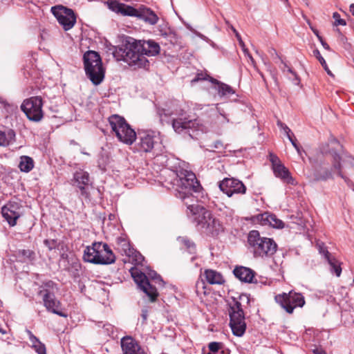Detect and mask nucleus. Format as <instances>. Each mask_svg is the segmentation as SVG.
I'll list each match as a JSON object with an SVG mask.
<instances>
[{
  "mask_svg": "<svg viewBox=\"0 0 354 354\" xmlns=\"http://www.w3.org/2000/svg\"><path fill=\"white\" fill-rule=\"evenodd\" d=\"M160 51L159 44L153 40L138 41L129 37L126 39L124 46L116 50L115 56L118 59L123 60L131 66L145 68L149 64L145 55L156 56Z\"/></svg>",
  "mask_w": 354,
  "mask_h": 354,
  "instance_id": "nucleus-1",
  "label": "nucleus"
},
{
  "mask_svg": "<svg viewBox=\"0 0 354 354\" xmlns=\"http://www.w3.org/2000/svg\"><path fill=\"white\" fill-rule=\"evenodd\" d=\"M176 176L174 184L177 186L176 196L186 205L196 202V196L194 194H198L203 189L196 175L191 171L179 169Z\"/></svg>",
  "mask_w": 354,
  "mask_h": 354,
  "instance_id": "nucleus-2",
  "label": "nucleus"
},
{
  "mask_svg": "<svg viewBox=\"0 0 354 354\" xmlns=\"http://www.w3.org/2000/svg\"><path fill=\"white\" fill-rule=\"evenodd\" d=\"M187 214L192 216L194 222L206 233L216 236L223 231L221 222L214 218L211 212L199 204L191 203L187 205Z\"/></svg>",
  "mask_w": 354,
  "mask_h": 354,
  "instance_id": "nucleus-3",
  "label": "nucleus"
},
{
  "mask_svg": "<svg viewBox=\"0 0 354 354\" xmlns=\"http://www.w3.org/2000/svg\"><path fill=\"white\" fill-rule=\"evenodd\" d=\"M176 118L171 120L174 131L178 134H187L192 139H198L207 132V127L198 118L192 119L187 113L180 109L176 112Z\"/></svg>",
  "mask_w": 354,
  "mask_h": 354,
  "instance_id": "nucleus-4",
  "label": "nucleus"
},
{
  "mask_svg": "<svg viewBox=\"0 0 354 354\" xmlns=\"http://www.w3.org/2000/svg\"><path fill=\"white\" fill-rule=\"evenodd\" d=\"M106 3L111 10L117 14L122 16L135 17L150 25L156 24L159 19L157 15L152 10L142 5L136 8L120 3L118 0H109Z\"/></svg>",
  "mask_w": 354,
  "mask_h": 354,
  "instance_id": "nucleus-5",
  "label": "nucleus"
},
{
  "mask_svg": "<svg viewBox=\"0 0 354 354\" xmlns=\"http://www.w3.org/2000/svg\"><path fill=\"white\" fill-rule=\"evenodd\" d=\"M244 300L249 303L248 297L246 295H241L239 299L233 297L232 301L228 302L230 326L233 334L237 337H241L246 330L245 314L241 302Z\"/></svg>",
  "mask_w": 354,
  "mask_h": 354,
  "instance_id": "nucleus-6",
  "label": "nucleus"
},
{
  "mask_svg": "<svg viewBox=\"0 0 354 354\" xmlns=\"http://www.w3.org/2000/svg\"><path fill=\"white\" fill-rule=\"evenodd\" d=\"M248 243L254 257L270 258L277 250V245L272 239L261 236L257 230H252L249 232Z\"/></svg>",
  "mask_w": 354,
  "mask_h": 354,
  "instance_id": "nucleus-7",
  "label": "nucleus"
},
{
  "mask_svg": "<svg viewBox=\"0 0 354 354\" xmlns=\"http://www.w3.org/2000/svg\"><path fill=\"white\" fill-rule=\"evenodd\" d=\"M85 261L94 264L109 265L115 261V256L109 245L102 242H95L87 246L84 252Z\"/></svg>",
  "mask_w": 354,
  "mask_h": 354,
  "instance_id": "nucleus-8",
  "label": "nucleus"
},
{
  "mask_svg": "<svg viewBox=\"0 0 354 354\" xmlns=\"http://www.w3.org/2000/svg\"><path fill=\"white\" fill-rule=\"evenodd\" d=\"M83 58L87 77L93 84H100L104 77V71L100 55L95 51L90 50L84 55Z\"/></svg>",
  "mask_w": 354,
  "mask_h": 354,
  "instance_id": "nucleus-9",
  "label": "nucleus"
},
{
  "mask_svg": "<svg viewBox=\"0 0 354 354\" xmlns=\"http://www.w3.org/2000/svg\"><path fill=\"white\" fill-rule=\"evenodd\" d=\"M108 121L112 131L120 142L128 145L135 142L136 133L123 117L114 114L108 118Z\"/></svg>",
  "mask_w": 354,
  "mask_h": 354,
  "instance_id": "nucleus-10",
  "label": "nucleus"
},
{
  "mask_svg": "<svg viewBox=\"0 0 354 354\" xmlns=\"http://www.w3.org/2000/svg\"><path fill=\"white\" fill-rule=\"evenodd\" d=\"M55 284L53 281L47 282L39 292V295L42 297L44 305L48 311L56 314L62 317H66L67 315L59 310L61 303L56 299L53 290Z\"/></svg>",
  "mask_w": 354,
  "mask_h": 354,
  "instance_id": "nucleus-11",
  "label": "nucleus"
},
{
  "mask_svg": "<svg viewBox=\"0 0 354 354\" xmlns=\"http://www.w3.org/2000/svg\"><path fill=\"white\" fill-rule=\"evenodd\" d=\"M43 100L40 96L29 97L22 102L21 111L30 121L39 122L44 117Z\"/></svg>",
  "mask_w": 354,
  "mask_h": 354,
  "instance_id": "nucleus-12",
  "label": "nucleus"
},
{
  "mask_svg": "<svg viewBox=\"0 0 354 354\" xmlns=\"http://www.w3.org/2000/svg\"><path fill=\"white\" fill-rule=\"evenodd\" d=\"M274 299L276 302L289 314H292L295 308L303 307L305 304L304 296L293 291L277 295Z\"/></svg>",
  "mask_w": 354,
  "mask_h": 354,
  "instance_id": "nucleus-13",
  "label": "nucleus"
},
{
  "mask_svg": "<svg viewBox=\"0 0 354 354\" xmlns=\"http://www.w3.org/2000/svg\"><path fill=\"white\" fill-rule=\"evenodd\" d=\"M51 12L65 31L71 30L76 23V15L74 11L62 5L53 6Z\"/></svg>",
  "mask_w": 354,
  "mask_h": 354,
  "instance_id": "nucleus-14",
  "label": "nucleus"
},
{
  "mask_svg": "<svg viewBox=\"0 0 354 354\" xmlns=\"http://www.w3.org/2000/svg\"><path fill=\"white\" fill-rule=\"evenodd\" d=\"M131 276L139 288L149 297L150 301H155L158 293L156 288L149 282L147 276L137 269L131 270Z\"/></svg>",
  "mask_w": 354,
  "mask_h": 354,
  "instance_id": "nucleus-15",
  "label": "nucleus"
},
{
  "mask_svg": "<svg viewBox=\"0 0 354 354\" xmlns=\"http://www.w3.org/2000/svg\"><path fill=\"white\" fill-rule=\"evenodd\" d=\"M219 189L228 197L234 194H245L247 188L240 180L235 178H225L218 183Z\"/></svg>",
  "mask_w": 354,
  "mask_h": 354,
  "instance_id": "nucleus-16",
  "label": "nucleus"
},
{
  "mask_svg": "<svg viewBox=\"0 0 354 354\" xmlns=\"http://www.w3.org/2000/svg\"><path fill=\"white\" fill-rule=\"evenodd\" d=\"M1 214L9 225L13 227L23 214V206L18 202L9 201L1 208Z\"/></svg>",
  "mask_w": 354,
  "mask_h": 354,
  "instance_id": "nucleus-17",
  "label": "nucleus"
},
{
  "mask_svg": "<svg viewBox=\"0 0 354 354\" xmlns=\"http://www.w3.org/2000/svg\"><path fill=\"white\" fill-rule=\"evenodd\" d=\"M270 160L272 163L274 175L281 178L284 183L294 185L295 180L291 176L288 169L281 163L279 158L274 154H270Z\"/></svg>",
  "mask_w": 354,
  "mask_h": 354,
  "instance_id": "nucleus-18",
  "label": "nucleus"
},
{
  "mask_svg": "<svg viewBox=\"0 0 354 354\" xmlns=\"http://www.w3.org/2000/svg\"><path fill=\"white\" fill-rule=\"evenodd\" d=\"M159 133L154 131H145L139 134L140 147L144 152H150L154 147L155 143L159 140Z\"/></svg>",
  "mask_w": 354,
  "mask_h": 354,
  "instance_id": "nucleus-19",
  "label": "nucleus"
},
{
  "mask_svg": "<svg viewBox=\"0 0 354 354\" xmlns=\"http://www.w3.org/2000/svg\"><path fill=\"white\" fill-rule=\"evenodd\" d=\"M121 348L123 354H147L131 336H124L120 340Z\"/></svg>",
  "mask_w": 354,
  "mask_h": 354,
  "instance_id": "nucleus-20",
  "label": "nucleus"
},
{
  "mask_svg": "<svg viewBox=\"0 0 354 354\" xmlns=\"http://www.w3.org/2000/svg\"><path fill=\"white\" fill-rule=\"evenodd\" d=\"M73 178L76 185L80 189L81 194L86 198L88 197V193L85 187L89 183L88 173L83 170H79L74 174Z\"/></svg>",
  "mask_w": 354,
  "mask_h": 354,
  "instance_id": "nucleus-21",
  "label": "nucleus"
},
{
  "mask_svg": "<svg viewBox=\"0 0 354 354\" xmlns=\"http://www.w3.org/2000/svg\"><path fill=\"white\" fill-rule=\"evenodd\" d=\"M233 273L240 281L247 283H252L255 274L252 269L243 266L236 267Z\"/></svg>",
  "mask_w": 354,
  "mask_h": 354,
  "instance_id": "nucleus-22",
  "label": "nucleus"
},
{
  "mask_svg": "<svg viewBox=\"0 0 354 354\" xmlns=\"http://www.w3.org/2000/svg\"><path fill=\"white\" fill-rule=\"evenodd\" d=\"M258 219L262 225H269L275 228H283L284 225L282 221L279 219L274 214L268 212H264L259 215Z\"/></svg>",
  "mask_w": 354,
  "mask_h": 354,
  "instance_id": "nucleus-23",
  "label": "nucleus"
},
{
  "mask_svg": "<svg viewBox=\"0 0 354 354\" xmlns=\"http://www.w3.org/2000/svg\"><path fill=\"white\" fill-rule=\"evenodd\" d=\"M115 250L120 252L122 255L127 256L131 253L132 248L129 241L124 237L120 236L116 239Z\"/></svg>",
  "mask_w": 354,
  "mask_h": 354,
  "instance_id": "nucleus-24",
  "label": "nucleus"
},
{
  "mask_svg": "<svg viewBox=\"0 0 354 354\" xmlns=\"http://www.w3.org/2000/svg\"><path fill=\"white\" fill-rule=\"evenodd\" d=\"M206 281L209 284H223L225 279L222 274L213 270H206L204 272Z\"/></svg>",
  "mask_w": 354,
  "mask_h": 354,
  "instance_id": "nucleus-25",
  "label": "nucleus"
},
{
  "mask_svg": "<svg viewBox=\"0 0 354 354\" xmlns=\"http://www.w3.org/2000/svg\"><path fill=\"white\" fill-rule=\"evenodd\" d=\"M209 81L217 85L216 88L218 91V94L221 96L230 95L234 93V91L230 86L222 83L213 77H209Z\"/></svg>",
  "mask_w": 354,
  "mask_h": 354,
  "instance_id": "nucleus-26",
  "label": "nucleus"
},
{
  "mask_svg": "<svg viewBox=\"0 0 354 354\" xmlns=\"http://www.w3.org/2000/svg\"><path fill=\"white\" fill-rule=\"evenodd\" d=\"M33 159L28 156H21L19 158L18 167L21 171L28 173L34 168Z\"/></svg>",
  "mask_w": 354,
  "mask_h": 354,
  "instance_id": "nucleus-27",
  "label": "nucleus"
},
{
  "mask_svg": "<svg viewBox=\"0 0 354 354\" xmlns=\"http://www.w3.org/2000/svg\"><path fill=\"white\" fill-rule=\"evenodd\" d=\"M332 164L333 169L337 171V174L339 177L343 178L345 181L347 180V178L343 174L342 171V157L336 151H332Z\"/></svg>",
  "mask_w": 354,
  "mask_h": 354,
  "instance_id": "nucleus-28",
  "label": "nucleus"
},
{
  "mask_svg": "<svg viewBox=\"0 0 354 354\" xmlns=\"http://www.w3.org/2000/svg\"><path fill=\"white\" fill-rule=\"evenodd\" d=\"M326 259L330 266L331 272H333L337 277H339L342 273L339 262L335 258L332 257L328 251H326Z\"/></svg>",
  "mask_w": 354,
  "mask_h": 354,
  "instance_id": "nucleus-29",
  "label": "nucleus"
},
{
  "mask_svg": "<svg viewBox=\"0 0 354 354\" xmlns=\"http://www.w3.org/2000/svg\"><path fill=\"white\" fill-rule=\"evenodd\" d=\"M15 139V132L14 130L9 129L6 133L0 131V146H8L14 142Z\"/></svg>",
  "mask_w": 354,
  "mask_h": 354,
  "instance_id": "nucleus-30",
  "label": "nucleus"
},
{
  "mask_svg": "<svg viewBox=\"0 0 354 354\" xmlns=\"http://www.w3.org/2000/svg\"><path fill=\"white\" fill-rule=\"evenodd\" d=\"M157 114L160 118V122L164 124L165 123L169 124L170 121L169 118L174 114V111L169 109L165 108H158Z\"/></svg>",
  "mask_w": 354,
  "mask_h": 354,
  "instance_id": "nucleus-31",
  "label": "nucleus"
},
{
  "mask_svg": "<svg viewBox=\"0 0 354 354\" xmlns=\"http://www.w3.org/2000/svg\"><path fill=\"white\" fill-rule=\"evenodd\" d=\"M179 244L186 248L190 254H195L196 245L187 237L179 236L177 239Z\"/></svg>",
  "mask_w": 354,
  "mask_h": 354,
  "instance_id": "nucleus-32",
  "label": "nucleus"
},
{
  "mask_svg": "<svg viewBox=\"0 0 354 354\" xmlns=\"http://www.w3.org/2000/svg\"><path fill=\"white\" fill-rule=\"evenodd\" d=\"M313 55L319 60V63L323 66L324 70L326 71L328 75H329L330 76H333V74L332 73V72L328 68V65H327L324 58L322 56L319 50H317V49L314 50H313Z\"/></svg>",
  "mask_w": 354,
  "mask_h": 354,
  "instance_id": "nucleus-33",
  "label": "nucleus"
},
{
  "mask_svg": "<svg viewBox=\"0 0 354 354\" xmlns=\"http://www.w3.org/2000/svg\"><path fill=\"white\" fill-rule=\"evenodd\" d=\"M127 257L131 258L132 261L137 265L142 264L144 261V257L133 248H132L131 253H129Z\"/></svg>",
  "mask_w": 354,
  "mask_h": 354,
  "instance_id": "nucleus-34",
  "label": "nucleus"
},
{
  "mask_svg": "<svg viewBox=\"0 0 354 354\" xmlns=\"http://www.w3.org/2000/svg\"><path fill=\"white\" fill-rule=\"evenodd\" d=\"M281 64H283V66L281 68V71L283 73H285L286 69L287 71L291 75H292V76L294 77V79L292 80L294 84L298 85L300 82V79L297 74L291 68H290L285 62H283V60H281Z\"/></svg>",
  "mask_w": 354,
  "mask_h": 354,
  "instance_id": "nucleus-35",
  "label": "nucleus"
},
{
  "mask_svg": "<svg viewBox=\"0 0 354 354\" xmlns=\"http://www.w3.org/2000/svg\"><path fill=\"white\" fill-rule=\"evenodd\" d=\"M223 344L221 342H210L208 345L210 353H215L222 349Z\"/></svg>",
  "mask_w": 354,
  "mask_h": 354,
  "instance_id": "nucleus-36",
  "label": "nucleus"
},
{
  "mask_svg": "<svg viewBox=\"0 0 354 354\" xmlns=\"http://www.w3.org/2000/svg\"><path fill=\"white\" fill-rule=\"evenodd\" d=\"M332 178V173L328 169H324L322 173L316 176L317 180H326Z\"/></svg>",
  "mask_w": 354,
  "mask_h": 354,
  "instance_id": "nucleus-37",
  "label": "nucleus"
},
{
  "mask_svg": "<svg viewBox=\"0 0 354 354\" xmlns=\"http://www.w3.org/2000/svg\"><path fill=\"white\" fill-rule=\"evenodd\" d=\"M333 18L334 19V25L337 26H346V22L344 19H341L340 15L338 12H334L333 15Z\"/></svg>",
  "mask_w": 354,
  "mask_h": 354,
  "instance_id": "nucleus-38",
  "label": "nucleus"
},
{
  "mask_svg": "<svg viewBox=\"0 0 354 354\" xmlns=\"http://www.w3.org/2000/svg\"><path fill=\"white\" fill-rule=\"evenodd\" d=\"M32 347L38 354H46V346L40 341L34 344Z\"/></svg>",
  "mask_w": 354,
  "mask_h": 354,
  "instance_id": "nucleus-39",
  "label": "nucleus"
},
{
  "mask_svg": "<svg viewBox=\"0 0 354 354\" xmlns=\"http://www.w3.org/2000/svg\"><path fill=\"white\" fill-rule=\"evenodd\" d=\"M44 245L48 248L49 250H52L57 248V243L55 239H46L44 241Z\"/></svg>",
  "mask_w": 354,
  "mask_h": 354,
  "instance_id": "nucleus-40",
  "label": "nucleus"
},
{
  "mask_svg": "<svg viewBox=\"0 0 354 354\" xmlns=\"http://www.w3.org/2000/svg\"><path fill=\"white\" fill-rule=\"evenodd\" d=\"M236 39L239 41V44L244 54H248V49L246 48L245 43L241 39V37L239 33H236Z\"/></svg>",
  "mask_w": 354,
  "mask_h": 354,
  "instance_id": "nucleus-41",
  "label": "nucleus"
},
{
  "mask_svg": "<svg viewBox=\"0 0 354 354\" xmlns=\"http://www.w3.org/2000/svg\"><path fill=\"white\" fill-rule=\"evenodd\" d=\"M207 77L209 79V76L207 74H204L203 73H198L194 79L192 80V82H196L201 80H207Z\"/></svg>",
  "mask_w": 354,
  "mask_h": 354,
  "instance_id": "nucleus-42",
  "label": "nucleus"
},
{
  "mask_svg": "<svg viewBox=\"0 0 354 354\" xmlns=\"http://www.w3.org/2000/svg\"><path fill=\"white\" fill-rule=\"evenodd\" d=\"M26 332L28 335L29 340L31 342L32 346L36 344L37 342H39V339L37 337H35L30 330H27Z\"/></svg>",
  "mask_w": 354,
  "mask_h": 354,
  "instance_id": "nucleus-43",
  "label": "nucleus"
},
{
  "mask_svg": "<svg viewBox=\"0 0 354 354\" xmlns=\"http://www.w3.org/2000/svg\"><path fill=\"white\" fill-rule=\"evenodd\" d=\"M278 125H279L284 130L288 139L289 136H293L292 133L291 132V130L286 124L279 122Z\"/></svg>",
  "mask_w": 354,
  "mask_h": 354,
  "instance_id": "nucleus-44",
  "label": "nucleus"
},
{
  "mask_svg": "<svg viewBox=\"0 0 354 354\" xmlns=\"http://www.w3.org/2000/svg\"><path fill=\"white\" fill-rule=\"evenodd\" d=\"M21 253L23 256L27 257L30 259H33L35 256L34 252L30 250H23Z\"/></svg>",
  "mask_w": 354,
  "mask_h": 354,
  "instance_id": "nucleus-45",
  "label": "nucleus"
},
{
  "mask_svg": "<svg viewBox=\"0 0 354 354\" xmlns=\"http://www.w3.org/2000/svg\"><path fill=\"white\" fill-rule=\"evenodd\" d=\"M318 39L319 40L320 43L322 44V46L327 50H330V46L323 39L322 37L318 36Z\"/></svg>",
  "mask_w": 354,
  "mask_h": 354,
  "instance_id": "nucleus-46",
  "label": "nucleus"
},
{
  "mask_svg": "<svg viewBox=\"0 0 354 354\" xmlns=\"http://www.w3.org/2000/svg\"><path fill=\"white\" fill-rule=\"evenodd\" d=\"M289 140L291 142L293 147L297 149V151H299V146L297 144V140L295 139H293L292 136H289Z\"/></svg>",
  "mask_w": 354,
  "mask_h": 354,
  "instance_id": "nucleus-47",
  "label": "nucleus"
},
{
  "mask_svg": "<svg viewBox=\"0 0 354 354\" xmlns=\"http://www.w3.org/2000/svg\"><path fill=\"white\" fill-rule=\"evenodd\" d=\"M141 317L142 318L143 322H145L148 317V311L146 309H143L142 310Z\"/></svg>",
  "mask_w": 354,
  "mask_h": 354,
  "instance_id": "nucleus-48",
  "label": "nucleus"
},
{
  "mask_svg": "<svg viewBox=\"0 0 354 354\" xmlns=\"http://www.w3.org/2000/svg\"><path fill=\"white\" fill-rule=\"evenodd\" d=\"M245 55H246L249 58L252 65L254 67H256V62L254 59V58L252 57V56L251 55V54L250 53V52L248 51V54H245Z\"/></svg>",
  "mask_w": 354,
  "mask_h": 354,
  "instance_id": "nucleus-49",
  "label": "nucleus"
},
{
  "mask_svg": "<svg viewBox=\"0 0 354 354\" xmlns=\"http://www.w3.org/2000/svg\"><path fill=\"white\" fill-rule=\"evenodd\" d=\"M214 147L216 149H221L223 148V143L221 141L217 140L214 142Z\"/></svg>",
  "mask_w": 354,
  "mask_h": 354,
  "instance_id": "nucleus-50",
  "label": "nucleus"
},
{
  "mask_svg": "<svg viewBox=\"0 0 354 354\" xmlns=\"http://www.w3.org/2000/svg\"><path fill=\"white\" fill-rule=\"evenodd\" d=\"M151 277L153 280H158L160 281H162V279H160V277L158 276V274L156 272H153L151 274Z\"/></svg>",
  "mask_w": 354,
  "mask_h": 354,
  "instance_id": "nucleus-51",
  "label": "nucleus"
},
{
  "mask_svg": "<svg viewBox=\"0 0 354 354\" xmlns=\"http://www.w3.org/2000/svg\"><path fill=\"white\" fill-rule=\"evenodd\" d=\"M221 354H230V351L227 348H223V346H222V349L220 351Z\"/></svg>",
  "mask_w": 354,
  "mask_h": 354,
  "instance_id": "nucleus-52",
  "label": "nucleus"
},
{
  "mask_svg": "<svg viewBox=\"0 0 354 354\" xmlns=\"http://www.w3.org/2000/svg\"><path fill=\"white\" fill-rule=\"evenodd\" d=\"M319 252L321 254H323L324 257L326 258V251H328L324 247H322L321 245L319 246Z\"/></svg>",
  "mask_w": 354,
  "mask_h": 354,
  "instance_id": "nucleus-53",
  "label": "nucleus"
},
{
  "mask_svg": "<svg viewBox=\"0 0 354 354\" xmlns=\"http://www.w3.org/2000/svg\"><path fill=\"white\" fill-rule=\"evenodd\" d=\"M349 10L352 15L354 16V3L350 5Z\"/></svg>",
  "mask_w": 354,
  "mask_h": 354,
  "instance_id": "nucleus-54",
  "label": "nucleus"
},
{
  "mask_svg": "<svg viewBox=\"0 0 354 354\" xmlns=\"http://www.w3.org/2000/svg\"><path fill=\"white\" fill-rule=\"evenodd\" d=\"M230 28L232 29V30L234 32V33L235 34V36L236 37V33H239L238 31L234 28L233 26L230 25Z\"/></svg>",
  "mask_w": 354,
  "mask_h": 354,
  "instance_id": "nucleus-55",
  "label": "nucleus"
},
{
  "mask_svg": "<svg viewBox=\"0 0 354 354\" xmlns=\"http://www.w3.org/2000/svg\"><path fill=\"white\" fill-rule=\"evenodd\" d=\"M0 103L3 105L4 107L8 104L3 99L0 98Z\"/></svg>",
  "mask_w": 354,
  "mask_h": 354,
  "instance_id": "nucleus-56",
  "label": "nucleus"
},
{
  "mask_svg": "<svg viewBox=\"0 0 354 354\" xmlns=\"http://www.w3.org/2000/svg\"><path fill=\"white\" fill-rule=\"evenodd\" d=\"M313 353H314L315 354H322V351H319V350H318V349H315V350H314V351H313Z\"/></svg>",
  "mask_w": 354,
  "mask_h": 354,
  "instance_id": "nucleus-57",
  "label": "nucleus"
},
{
  "mask_svg": "<svg viewBox=\"0 0 354 354\" xmlns=\"http://www.w3.org/2000/svg\"><path fill=\"white\" fill-rule=\"evenodd\" d=\"M312 30L313 31V32L317 35V37H318V36H320L319 35V32H318V30H316V29H313V28H311Z\"/></svg>",
  "mask_w": 354,
  "mask_h": 354,
  "instance_id": "nucleus-58",
  "label": "nucleus"
},
{
  "mask_svg": "<svg viewBox=\"0 0 354 354\" xmlns=\"http://www.w3.org/2000/svg\"><path fill=\"white\" fill-rule=\"evenodd\" d=\"M223 118L227 122H229V120L225 116H223Z\"/></svg>",
  "mask_w": 354,
  "mask_h": 354,
  "instance_id": "nucleus-59",
  "label": "nucleus"
},
{
  "mask_svg": "<svg viewBox=\"0 0 354 354\" xmlns=\"http://www.w3.org/2000/svg\"><path fill=\"white\" fill-rule=\"evenodd\" d=\"M195 259H196V257H192L191 258V261H194Z\"/></svg>",
  "mask_w": 354,
  "mask_h": 354,
  "instance_id": "nucleus-60",
  "label": "nucleus"
},
{
  "mask_svg": "<svg viewBox=\"0 0 354 354\" xmlns=\"http://www.w3.org/2000/svg\"><path fill=\"white\" fill-rule=\"evenodd\" d=\"M2 304H3V302H2V301L0 299V306H2Z\"/></svg>",
  "mask_w": 354,
  "mask_h": 354,
  "instance_id": "nucleus-61",
  "label": "nucleus"
},
{
  "mask_svg": "<svg viewBox=\"0 0 354 354\" xmlns=\"http://www.w3.org/2000/svg\"><path fill=\"white\" fill-rule=\"evenodd\" d=\"M273 51H274V53L277 55L276 50H274V49H273Z\"/></svg>",
  "mask_w": 354,
  "mask_h": 354,
  "instance_id": "nucleus-62",
  "label": "nucleus"
},
{
  "mask_svg": "<svg viewBox=\"0 0 354 354\" xmlns=\"http://www.w3.org/2000/svg\"><path fill=\"white\" fill-rule=\"evenodd\" d=\"M208 354H215V353H209Z\"/></svg>",
  "mask_w": 354,
  "mask_h": 354,
  "instance_id": "nucleus-63",
  "label": "nucleus"
},
{
  "mask_svg": "<svg viewBox=\"0 0 354 354\" xmlns=\"http://www.w3.org/2000/svg\"><path fill=\"white\" fill-rule=\"evenodd\" d=\"M284 1H286V2L288 1V0H284Z\"/></svg>",
  "mask_w": 354,
  "mask_h": 354,
  "instance_id": "nucleus-64",
  "label": "nucleus"
}]
</instances>
